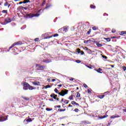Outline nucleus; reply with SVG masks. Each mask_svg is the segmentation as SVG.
Segmentation results:
<instances>
[{
	"label": "nucleus",
	"mask_w": 126,
	"mask_h": 126,
	"mask_svg": "<svg viewBox=\"0 0 126 126\" xmlns=\"http://www.w3.org/2000/svg\"><path fill=\"white\" fill-rule=\"evenodd\" d=\"M40 11H41V10H39L35 15H33L31 13L28 14L26 15V16L27 17H30V18H32V17H38L40 16V14H39V13H40Z\"/></svg>",
	"instance_id": "nucleus-1"
},
{
	"label": "nucleus",
	"mask_w": 126,
	"mask_h": 126,
	"mask_svg": "<svg viewBox=\"0 0 126 126\" xmlns=\"http://www.w3.org/2000/svg\"><path fill=\"white\" fill-rule=\"evenodd\" d=\"M22 85L24 87L23 89V90H28V87L30 86V84L26 82H22Z\"/></svg>",
	"instance_id": "nucleus-2"
},
{
	"label": "nucleus",
	"mask_w": 126,
	"mask_h": 126,
	"mask_svg": "<svg viewBox=\"0 0 126 126\" xmlns=\"http://www.w3.org/2000/svg\"><path fill=\"white\" fill-rule=\"evenodd\" d=\"M36 67H37V70H43V69H45L46 66L36 64Z\"/></svg>",
	"instance_id": "nucleus-3"
},
{
	"label": "nucleus",
	"mask_w": 126,
	"mask_h": 126,
	"mask_svg": "<svg viewBox=\"0 0 126 126\" xmlns=\"http://www.w3.org/2000/svg\"><path fill=\"white\" fill-rule=\"evenodd\" d=\"M62 93H63V94H61V96H62L63 97L64 95H66V94L68 93V90L66 89H64V91H62Z\"/></svg>",
	"instance_id": "nucleus-4"
},
{
	"label": "nucleus",
	"mask_w": 126,
	"mask_h": 126,
	"mask_svg": "<svg viewBox=\"0 0 126 126\" xmlns=\"http://www.w3.org/2000/svg\"><path fill=\"white\" fill-rule=\"evenodd\" d=\"M4 21L5 22H6V23H10V22H11L12 21V20H11V19H10V18L9 17H7L6 18L4 19Z\"/></svg>",
	"instance_id": "nucleus-5"
},
{
	"label": "nucleus",
	"mask_w": 126,
	"mask_h": 126,
	"mask_svg": "<svg viewBox=\"0 0 126 126\" xmlns=\"http://www.w3.org/2000/svg\"><path fill=\"white\" fill-rule=\"evenodd\" d=\"M7 120V118H5V117L0 115V122H4Z\"/></svg>",
	"instance_id": "nucleus-6"
},
{
	"label": "nucleus",
	"mask_w": 126,
	"mask_h": 126,
	"mask_svg": "<svg viewBox=\"0 0 126 126\" xmlns=\"http://www.w3.org/2000/svg\"><path fill=\"white\" fill-rule=\"evenodd\" d=\"M46 35H47V33L42 34V37H43V39H50V38H52V37H53V35H51V36H46Z\"/></svg>",
	"instance_id": "nucleus-7"
},
{
	"label": "nucleus",
	"mask_w": 126,
	"mask_h": 126,
	"mask_svg": "<svg viewBox=\"0 0 126 126\" xmlns=\"http://www.w3.org/2000/svg\"><path fill=\"white\" fill-rule=\"evenodd\" d=\"M62 28H63V30L64 31V32L65 33H66V32H67L68 31V26H64Z\"/></svg>",
	"instance_id": "nucleus-8"
},
{
	"label": "nucleus",
	"mask_w": 126,
	"mask_h": 126,
	"mask_svg": "<svg viewBox=\"0 0 126 126\" xmlns=\"http://www.w3.org/2000/svg\"><path fill=\"white\" fill-rule=\"evenodd\" d=\"M43 63H52V60L49 59L43 60Z\"/></svg>",
	"instance_id": "nucleus-9"
},
{
	"label": "nucleus",
	"mask_w": 126,
	"mask_h": 126,
	"mask_svg": "<svg viewBox=\"0 0 126 126\" xmlns=\"http://www.w3.org/2000/svg\"><path fill=\"white\" fill-rule=\"evenodd\" d=\"M33 85H37L38 86H40V82L35 81L34 82H33Z\"/></svg>",
	"instance_id": "nucleus-10"
},
{
	"label": "nucleus",
	"mask_w": 126,
	"mask_h": 126,
	"mask_svg": "<svg viewBox=\"0 0 126 126\" xmlns=\"http://www.w3.org/2000/svg\"><path fill=\"white\" fill-rule=\"evenodd\" d=\"M95 71L98 72V73H103L102 71V69L101 68H99L98 69H95Z\"/></svg>",
	"instance_id": "nucleus-11"
},
{
	"label": "nucleus",
	"mask_w": 126,
	"mask_h": 126,
	"mask_svg": "<svg viewBox=\"0 0 126 126\" xmlns=\"http://www.w3.org/2000/svg\"><path fill=\"white\" fill-rule=\"evenodd\" d=\"M59 33H62L63 34L64 33V31H63V29L62 28L58 30Z\"/></svg>",
	"instance_id": "nucleus-12"
},
{
	"label": "nucleus",
	"mask_w": 126,
	"mask_h": 126,
	"mask_svg": "<svg viewBox=\"0 0 126 126\" xmlns=\"http://www.w3.org/2000/svg\"><path fill=\"white\" fill-rule=\"evenodd\" d=\"M24 122H27L28 123H30L31 122H32V119L29 118V119H26Z\"/></svg>",
	"instance_id": "nucleus-13"
},
{
	"label": "nucleus",
	"mask_w": 126,
	"mask_h": 126,
	"mask_svg": "<svg viewBox=\"0 0 126 126\" xmlns=\"http://www.w3.org/2000/svg\"><path fill=\"white\" fill-rule=\"evenodd\" d=\"M51 6H52V4H46V6L45 8V9H48V8H50V7H51Z\"/></svg>",
	"instance_id": "nucleus-14"
},
{
	"label": "nucleus",
	"mask_w": 126,
	"mask_h": 126,
	"mask_svg": "<svg viewBox=\"0 0 126 126\" xmlns=\"http://www.w3.org/2000/svg\"><path fill=\"white\" fill-rule=\"evenodd\" d=\"M120 35H126V31H122L120 32Z\"/></svg>",
	"instance_id": "nucleus-15"
},
{
	"label": "nucleus",
	"mask_w": 126,
	"mask_h": 126,
	"mask_svg": "<svg viewBox=\"0 0 126 126\" xmlns=\"http://www.w3.org/2000/svg\"><path fill=\"white\" fill-rule=\"evenodd\" d=\"M22 98L24 99V100H26L27 101H29V100H30V98L27 97L23 96Z\"/></svg>",
	"instance_id": "nucleus-16"
},
{
	"label": "nucleus",
	"mask_w": 126,
	"mask_h": 126,
	"mask_svg": "<svg viewBox=\"0 0 126 126\" xmlns=\"http://www.w3.org/2000/svg\"><path fill=\"white\" fill-rule=\"evenodd\" d=\"M105 118H108V115H106L103 116L99 117V119H100L101 120H102V119H105Z\"/></svg>",
	"instance_id": "nucleus-17"
},
{
	"label": "nucleus",
	"mask_w": 126,
	"mask_h": 126,
	"mask_svg": "<svg viewBox=\"0 0 126 126\" xmlns=\"http://www.w3.org/2000/svg\"><path fill=\"white\" fill-rule=\"evenodd\" d=\"M98 98H99V99H103L105 97V95H99L97 96Z\"/></svg>",
	"instance_id": "nucleus-18"
},
{
	"label": "nucleus",
	"mask_w": 126,
	"mask_h": 126,
	"mask_svg": "<svg viewBox=\"0 0 126 126\" xmlns=\"http://www.w3.org/2000/svg\"><path fill=\"white\" fill-rule=\"evenodd\" d=\"M104 40H106V42H110L111 41V38L108 37V38H104Z\"/></svg>",
	"instance_id": "nucleus-19"
},
{
	"label": "nucleus",
	"mask_w": 126,
	"mask_h": 126,
	"mask_svg": "<svg viewBox=\"0 0 126 126\" xmlns=\"http://www.w3.org/2000/svg\"><path fill=\"white\" fill-rule=\"evenodd\" d=\"M74 95L73 94H71L68 98L69 100H73V96Z\"/></svg>",
	"instance_id": "nucleus-20"
},
{
	"label": "nucleus",
	"mask_w": 126,
	"mask_h": 126,
	"mask_svg": "<svg viewBox=\"0 0 126 126\" xmlns=\"http://www.w3.org/2000/svg\"><path fill=\"white\" fill-rule=\"evenodd\" d=\"M96 46H98V47H102V46H103V45L100 44V43H98V42H97V43H96Z\"/></svg>",
	"instance_id": "nucleus-21"
},
{
	"label": "nucleus",
	"mask_w": 126,
	"mask_h": 126,
	"mask_svg": "<svg viewBox=\"0 0 126 126\" xmlns=\"http://www.w3.org/2000/svg\"><path fill=\"white\" fill-rule=\"evenodd\" d=\"M28 89H29V90H33V89H34V88H33L32 87V86H30H30L28 87Z\"/></svg>",
	"instance_id": "nucleus-22"
},
{
	"label": "nucleus",
	"mask_w": 126,
	"mask_h": 126,
	"mask_svg": "<svg viewBox=\"0 0 126 126\" xmlns=\"http://www.w3.org/2000/svg\"><path fill=\"white\" fill-rule=\"evenodd\" d=\"M90 41H91V40L89 39V40H85L84 41V43L85 44H88V43H89V42H90Z\"/></svg>",
	"instance_id": "nucleus-23"
},
{
	"label": "nucleus",
	"mask_w": 126,
	"mask_h": 126,
	"mask_svg": "<svg viewBox=\"0 0 126 126\" xmlns=\"http://www.w3.org/2000/svg\"><path fill=\"white\" fill-rule=\"evenodd\" d=\"M16 45H22V42L18 41V42H16Z\"/></svg>",
	"instance_id": "nucleus-24"
},
{
	"label": "nucleus",
	"mask_w": 126,
	"mask_h": 126,
	"mask_svg": "<svg viewBox=\"0 0 126 126\" xmlns=\"http://www.w3.org/2000/svg\"><path fill=\"white\" fill-rule=\"evenodd\" d=\"M65 109H58V112H65Z\"/></svg>",
	"instance_id": "nucleus-25"
},
{
	"label": "nucleus",
	"mask_w": 126,
	"mask_h": 126,
	"mask_svg": "<svg viewBox=\"0 0 126 126\" xmlns=\"http://www.w3.org/2000/svg\"><path fill=\"white\" fill-rule=\"evenodd\" d=\"M93 30H94V31H96V30H98V29H97V27L96 26H94L92 28Z\"/></svg>",
	"instance_id": "nucleus-26"
},
{
	"label": "nucleus",
	"mask_w": 126,
	"mask_h": 126,
	"mask_svg": "<svg viewBox=\"0 0 126 126\" xmlns=\"http://www.w3.org/2000/svg\"><path fill=\"white\" fill-rule=\"evenodd\" d=\"M51 87H52L50 86V85H47L45 86V88H46V89H47V88H51Z\"/></svg>",
	"instance_id": "nucleus-27"
},
{
	"label": "nucleus",
	"mask_w": 126,
	"mask_h": 126,
	"mask_svg": "<svg viewBox=\"0 0 126 126\" xmlns=\"http://www.w3.org/2000/svg\"><path fill=\"white\" fill-rule=\"evenodd\" d=\"M76 97V98H79V97H80V94L79 93H77Z\"/></svg>",
	"instance_id": "nucleus-28"
},
{
	"label": "nucleus",
	"mask_w": 126,
	"mask_h": 126,
	"mask_svg": "<svg viewBox=\"0 0 126 126\" xmlns=\"http://www.w3.org/2000/svg\"><path fill=\"white\" fill-rule=\"evenodd\" d=\"M54 95H55V94H52L50 95V97H51V98H53V99H56V97H54Z\"/></svg>",
	"instance_id": "nucleus-29"
},
{
	"label": "nucleus",
	"mask_w": 126,
	"mask_h": 126,
	"mask_svg": "<svg viewBox=\"0 0 126 126\" xmlns=\"http://www.w3.org/2000/svg\"><path fill=\"white\" fill-rule=\"evenodd\" d=\"M91 8H93V9H95L96 8V6H95V5H91Z\"/></svg>",
	"instance_id": "nucleus-30"
},
{
	"label": "nucleus",
	"mask_w": 126,
	"mask_h": 126,
	"mask_svg": "<svg viewBox=\"0 0 126 126\" xmlns=\"http://www.w3.org/2000/svg\"><path fill=\"white\" fill-rule=\"evenodd\" d=\"M64 103H65V104H68V103H69V101H68V100L65 99V100L64 101Z\"/></svg>",
	"instance_id": "nucleus-31"
},
{
	"label": "nucleus",
	"mask_w": 126,
	"mask_h": 126,
	"mask_svg": "<svg viewBox=\"0 0 126 126\" xmlns=\"http://www.w3.org/2000/svg\"><path fill=\"white\" fill-rule=\"evenodd\" d=\"M121 36H112V39H119V38H120Z\"/></svg>",
	"instance_id": "nucleus-32"
},
{
	"label": "nucleus",
	"mask_w": 126,
	"mask_h": 126,
	"mask_svg": "<svg viewBox=\"0 0 126 126\" xmlns=\"http://www.w3.org/2000/svg\"><path fill=\"white\" fill-rule=\"evenodd\" d=\"M1 24L2 25H6V24H7V23H6V22H5V21H4V22H1Z\"/></svg>",
	"instance_id": "nucleus-33"
},
{
	"label": "nucleus",
	"mask_w": 126,
	"mask_h": 126,
	"mask_svg": "<svg viewBox=\"0 0 126 126\" xmlns=\"http://www.w3.org/2000/svg\"><path fill=\"white\" fill-rule=\"evenodd\" d=\"M74 112H75L76 113H78V112H79V109H78V108H76L74 109Z\"/></svg>",
	"instance_id": "nucleus-34"
},
{
	"label": "nucleus",
	"mask_w": 126,
	"mask_h": 126,
	"mask_svg": "<svg viewBox=\"0 0 126 126\" xmlns=\"http://www.w3.org/2000/svg\"><path fill=\"white\" fill-rule=\"evenodd\" d=\"M90 33H91V29H90L89 31L87 32V35H89V34H90Z\"/></svg>",
	"instance_id": "nucleus-35"
},
{
	"label": "nucleus",
	"mask_w": 126,
	"mask_h": 126,
	"mask_svg": "<svg viewBox=\"0 0 126 126\" xmlns=\"http://www.w3.org/2000/svg\"><path fill=\"white\" fill-rule=\"evenodd\" d=\"M2 13H7V10H3L2 11Z\"/></svg>",
	"instance_id": "nucleus-36"
},
{
	"label": "nucleus",
	"mask_w": 126,
	"mask_h": 126,
	"mask_svg": "<svg viewBox=\"0 0 126 126\" xmlns=\"http://www.w3.org/2000/svg\"><path fill=\"white\" fill-rule=\"evenodd\" d=\"M55 92H56L57 93V94H58V93H59V90H58V89L55 88L54 90Z\"/></svg>",
	"instance_id": "nucleus-37"
},
{
	"label": "nucleus",
	"mask_w": 126,
	"mask_h": 126,
	"mask_svg": "<svg viewBox=\"0 0 126 126\" xmlns=\"http://www.w3.org/2000/svg\"><path fill=\"white\" fill-rule=\"evenodd\" d=\"M77 52L78 54H80V53H81V52H80V49H79V48H78L77 49Z\"/></svg>",
	"instance_id": "nucleus-38"
},
{
	"label": "nucleus",
	"mask_w": 126,
	"mask_h": 126,
	"mask_svg": "<svg viewBox=\"0 0 126 126\" xmlns=\"http://www.w3.org/2000/svg\"><path fill=\"white\" fill-rule=\"evenodd\" d=\"M24 7L23 6H20L18 7V8L17 9L18 10H19V9H21L22 8H23Z\"/></svg>",
	"instance_id": "nucleus-39"
},
{
	"label": "nucleus",
	"mask_w": 126,
	"mask_h": 126,
	"mask_svg": "<svg viewBox=\"0 0 126 126\" xmlns=\"http://www.w3.org/2000/svg\"><path fill=\"white\" fill-rule=\"evenodd\" d=\"M76 102L74 101H71V104H72V105H75V104H76Z\"/></svg>",
	"instance_id": "nucleus-40"
},
{
	"label": "nucleus",
	"mask_w": 126,
	"mask_h": 126,
	"mask_svg": "<svg viewBox=\"0 0 126 126\" xmlns=\"http://www.w3.org/2000/svg\"><path fill=\"white\" fill-rule=\"evenodd\" d=\"M46 111H52V109L51 108H46Z\"/></svg>",
	"instance_id": "nucleus-41"
},
{
	"label": "nucleus",
	"mask_w": 126,
	"mask_h": 126,
	"mask_svg": "<svg viewBox=\"0 0 126 126\" xmlns=\"http://www.w3.org/2000/svg\"><path fill=\"white\" fill-rule=\"evenodd\" d=\"M22 2H23V3H28V2H30V1L25 0V1H23Z\"/></svg>",
	"instance_id": "nucleus-42"
},
{
	"label": "nucleus",
	"mask_w": 126,
	"mask_h": 126,
	"mask_svg": "<svg viewBox=\"0 0 126 126\" xmlns=\"http://www.w3.org/2000/svg\"><path fill=\"white\" fill-rule=\"evenodd\" d=\"M76 63H81V61H80V60H76Z\"/></svg>",
	"instance_id": "nucleus-43"
},
{
	"label": "nucleus",
	"mask_w": 126,
	"mask_h": 126,
	"mask_svg": "<svg viewBox=\"0 0 126 126\" xmlns=\"http://www.w3.org/2000/svg\"><path fill=\"white\" fill-rule=\"evenodd\" d=\"M4 6H7L8 5V2H5L4 4Z\"/></svg>",
	"instance_id": "nucleus-44"
},
{
	"label": "nucleus",
	"mask_w": 126,
	"mask_h": 126,
	"mask_svg": "<svg viewBox=\"0 0 126 126\" xmlns=\"http://www.w3.org/2000/svg\"><path fill=\"white\" fill-rule=\"evenodd\" d=\"M123 70L124 71H126V66H123Z\"/></svg>",
	"instance_id": "nucleus-45"
},
{
	"label": "nucleus",
	"mask_w": 126,
	"mask_h": 126,
	"mask_svg": "<svg viewBox=\"0 0 126 126\" xmlns=\"http://www.w3.org/2000/svg\"><path fill=\"white\" fill-rule=\"evenodd\" d=\"M54 108H61V105H56L54 106Z\"/></svg>",
	"instance_id": "nucleus-46"
},
{
	"label": "nucleus",
	"mask_w": 126,
	"mask_h": 126,
	"mask_svg": "<svg viewBox=\"0 0 126 126\" xmlns=\"http://www.w3.org/2000/svg\"><path fill=\"white\" fill-rule=\"evenodd\" d=\"M59 36V34L56 33L53 35V37H58Z\"/></svg>",
	"instance_id": "nucleus-47"
},
{
	"label": "nucleus",
	"mask_w": 126,
	"mask_h": 126,
	"mask_svg": "<svg viewBox=\"0 0 126 126\" xmlns=\"http://www.w3.org/2000/svg\"><path fill=\"white\" fill-rule=\"evenodd\" d=\"M83 86L84 87H85V88H87V87H88V86H87V85H86V84H84Z\"/></svg>",
	"instance_id": "nucleus-48"
},
{
	"label": "nucleus",
	"mask_w": 126,
	"mask_h": 126,
	"mask_svg": "<svg viewBox=\"0 0 126 126\" xmlns=\"http://www.w3.org/2000/svg\"><path fill=\"white\" fill-rule=\"evenodd\" d=\"M38 41H39V38H36L34 39L35 42H38Z\"/></svg>",
	"instance_id": "nucleus-49"
},
{
	"label": "nucleus",
	"mask_w": 126,
	"mask_h": 126,
	"mask_svg": "<svg viewBox=\"0 0 126 126\" xmlns=\"http://www.w3.org/2000/svg\"><path fill=\"white\" fill-rule=\"evenodd\" d=\"M116 118V116L113 115L110 117V119H115Z\"/></svg>",
	"instance_id": "nucleus-50"
},
{
	"label": "nucleus",
	"mask_w": 126,
	"mask_h": 126,
	"mask_svg": "<svg viewBox=\"0 0 126 126\" xmlns=\"http://www.w3.org/2000/svg\"><path fill=\"white\" fill-rule=\"evenodd\" d=\"M45 3H46V1H43L42 5H41V6H44V5H45Z\"/></svg>",
	"instance_id": "nucleus-51"
},
{
	"label": "nucleus",
	"mask_w": 126,
	"mask_h": 126,
	"mask_svg": "<svg viewBox=\"0 0 126 126\" xmlns=\"http://www.w3.org/2000/svg\"><path fill=\"white\" fill-rule=\"evenodd\" d=\"M86 66H87V67H88V68H90V69L92 68V67H91V66L86 65Z\"/></svg>",
	"instance_id": "nucleus-52"
},
{
	"label": "nucleus",
	"mask_w": 126,
	"mask_h": 126,
	"mask_svg": "<svg viewBox=\"0 0 126 126\" xmlns=\"http://www.w3.org/2000/svg\"><path fill=\"white\" fill-rule=\"evenodd\" d=\"M86 49H87V50H88V52L89 53H91V52L92 51H91V50L88 49V48H87V47H86Z\"/></svg>",
	"instance_id": "nucleus-53"
},
{
	"label": "nucleus",
	"mask_w": 126,
	"mask_h": 126,
	"mask_svg": "<svg viewBox=\"0 0 126 126\" xmlns=\"http://www.w3.org/2000/svg\"><path fill=\"white\" fill-rule=\"evenodd\" d=\"M102 58H103V59H108V57H107V56H102Z\"/></svg>",
	"instance_id": "nucleus-54"
},
{
	"label": "nucleus",
	"mask_w": 126,
	"mask_h": 126,
	"mask_svg": "<svg viewBox=\"0 0 126 126\" xmlns=\"http://www.w3.org/2000/svg\"><path fill=\"white\" fill-rule=\"evenodd\" d=\"M103 16H109V14L106 13H104L103 14Z\"/></svg>",
	"instance_id": "nucleus-55"
},
{
	"label": "nucleus",
	"mask_w": 126,
	"mask_h": 126,
	"mask_svg": "<svg viewBox=\"0 0 126 126\" xmlns=\"http://www.w3.org/2000/svg\"><path fill=\"white\" fill-rule=\"evenodd\" d=\"M54 97H55V98H54L55 100H57V97H58V95L55 94Z\"/></svg>",
	"instance_id": "nucleus-56"
},
{
	"label": "nucleus",
	"mask_w": 126,
	"mask_h": 126,
	"mask_svg": "<svg viewBox=\"0 0 126 126\" xmlns=\"http://www.w3.org/2000/svg\"><path fill=\"white\" fill-rule=\"evenodd\" d=\"M49 101H51L52 102H55V100H54V98H50V99H49Z\"/></svg>",
	"instance_id": "nucleus-57"
},
{
	"label": "nucleus",
	"mask_w": 126,
	"mask_h": 126,
	"mask_svg": "<svg viewBox=\"0 0 126 126\" xmlns=\"http://www.w3.org/2000/svg\"><path fill=\"white\" fill-rule=\"evenodd\" d=\"M88 93H89V94H91V91H90V90L88 89Z\"/></svg>",
	"instance_id": "nucleus-58"
},
{
	"label": "nucleus",
	"mask_w": 126,
	"mask_h": 126,
	"mask_svg": "<svg viewBox=\"0 0 126 126\" xmlns=\"http://www.w3.org/2000/svg\"><path fill=\"white\" fill-rule=\"evenodd\" d=\"M69 80H70V81H73V80H74V78H71V79H69Z\"/></svg>",
	"instance_id": "nucleus-59"
},
{
	"label": "nucleus",
	"mask_w": 126,
	"mask_h": 126,
	"mask_svg": "<svg viewBox=\"0 0 126 126\" xmlns=\"http://www.w3.org/2000/svg\"><path fill=\"white\" fill-rule=\"evenodd\" d=\"M14 46H16V43H13L12 45V47H14Z\"/></svg>",
	"instance_id": "nucleus-60"
},
{
	"label": "nucleus",
	"mask_w": 126,
	"mask_h": 126,
	"mask_svg": "<svg viewBox=\"0 0 126 126\" xmlns=\"http://www.w3.org/2000/svg\"><path fill=\"white\" fill-rule=\"evenodd\" d=\"M74 106H79V104H78V103L76 102V103H75Z\"/></svg>",
	"instance_id": "nucleus-61"
},
{
	"label": "nucleus",
	"mask_w": 126,
	"mask_h": 126,
	"mask_svg": "<svg viewBox=\"0 0 126 126\" xmlns=\"http://www.w3.org/2000/svg\"><path fill=\"white\" fill-rule=\"evenodd\" d=\"M81 55H84V52H83V51H81Z\"/></svg>",
	"instance_id": "nucleus-62"
},
{
	"label": "nucleus",
	"mask_w": 126,
	"mask_h": 126,
	"mask_svg": "<svg viewBox=\"0 0 126 126\" xmlns=\"http://www.w3.org/2000/svg\"><path fill=\"white\" fill-rule=\"evenodd\" d=\"M123 111H124L125 113H126V108L125 109H123Z\"/></svg>",
	"instance_id": "nucleus-63"
},
{
	"label": "nucleus",
	"mask_w": 126,
	"mask_h": 126,
	"mask_svg": "<svg viewBox=\"0 0 126 126\" xmlns=\"http://www.w3.org/2000/svg\"><path fill=\"white\" fill-rule=\"evenodd\" d=\"M111 123H112V121L108 123V126H111Z\"/></svg>",
	"instance_id": "nucleus-64"
}]
</instances>
